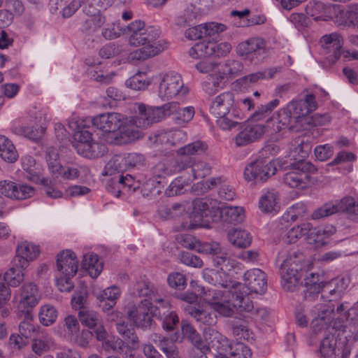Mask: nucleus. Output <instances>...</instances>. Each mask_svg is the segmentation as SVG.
<instances>
[{
    "label": "nucleus",
    "mask_w": 358,
    "mask_h": 358,
    "mask_svg": "<svg viewBox=\"0 0 358 358\" xmlns=\"http://www.w3.org/2000/svg\"><path fill=\"white\" fill-rule=\"evenodd\" d=\"M129 45L141 48L129 52L127 60L129 63L137 64L150 58L155 57L166 48V43L160 39L159 29L146 26L141 20H135L124 29Z\"/></svg>",
    "instance_id": "f257e3e1"
},
{
    "label": "nucleus",
    "mask_w": 358,
    "mask_h": 358,
    "mask_svg": "<svg viewBox=\"0 0 358 358\" xmlns=\"http://www.w3.org/2000/svg\"><path fill=\"white\" fill-rule=\"evenodd\" d=\"M304 260L303 253L298 250L282 251L278 254L282 286L285 290L293 291L298 285L300 280L299 271L301 269Z\"/></svg>",
    "instance_id": "f03ea898"
},
{
    "label": "nucleus",
    "mask_w": 358,
    "mask_h": 358,
    "mask_svg": "<svg viewBox=\"0 0 358 358\" xmlns=\"http://www.w3.org/2000/svg\"><path fill=\"white\" fill-rule=\"evenodd\" d=\"M203 336L215 349L224 350L232 358H251L250 349L243 343H230L229 341L214 329L204 330Z\"/></svg>",
    "instance_id": "7ed1b4c3"
},
{
    "label": "nucleus",
    "mask_w": 358,
    "mask_h": 358,
    "mask_svg": "<svg viewBox=\"0 0 358 358\" xmlns=\"http://www.w3.org/2000/svg\"><path fill=\"white\" fill-rule=\"evenodd\" d=\"M115 0H89L83 7V12L88 16L83 23V31L88 34L98 31L105 24L106 17L101 11L110 7Z\"/></svg>",
    "instance_id": "20e7f679"
},
{
    "label": "nucleus",
    "mask_w": 358,
    "mask_h": 358,
    "mask_svg": "<svg viewBox=\"0 0 358 358\" xmlns=\"http://www.w3.org/2000/svg\"><path fill=\"white\" fill-rule=\"evenodd\" d=\"M317 169L311 162L301 160L292 165L283 176L284 183L292 188L304 189L311 183L310 173H315Z\"/></svg>",
    "instance_id": "39448f33"
},
{
    "label": "nucleus",
    "mask_w": 358,
    "mask_h": 358,
    "mask_svg": "<svg viewBox=\"0 0 358 358\" xmlns=\"http://www.w3.org/2000/svg\"><path fill=\"white\" fill-rule=\"evenodd\" d=\"M188 92V88L184 85L181 76L175 72L163 76L158 87V96L163 100L183 96Z\"/></svg>",
    "instance_id": "423d86ee"
},
{
    "label": "nucleus",
    "mask_w": 358,
    "mask_h": 358,
    "mask_svg": "<svg viewBox=\"0 0 358 358\" xmlns=\"http://www.w3.org/2000/svg\"><path fill=\"white\" fill-rule=\"evenodd\" d=\"M206 295V300L213 311L224 317H229L234 314L236 308L234 306L231 294L219 289H211Z\"/></svg>",
    "instance_id": "0eeeda50"
},
{
    "label": "nucleus",
    "mask_w": 358,
    "mask_h": 358,
    "mask_svg": "<svg viewBox=\"0 0 358 358\" xmlns=\"http://www.w3.org/2000/svg\"><path fill=\"white\" fill-rule=\"evenodd\" d=\"M185 162H182V158L177 160H164L157 163L153 168V176L149 179L143 186V191L150 189L152 192V186L155 183L159 184L157 179L164 178L178 172L184 171Z\"/></svg>",
    "instance_id": "6e6552de"
},
{
    "label": "nucleus",
    "mask_w": 358,
    "mask_h": 358,
    "mask_svg": "<svg viewBox=\"0 0 358 358\" xmlns=\"http://www.w3.org/2000/svg\"><path fill=\"white\" fill-rule=\"evenodd\" d=\"M14 299L18 308L23 313H30L41 299L36 285L33 282L24 283L15 294Z\"/></svg>",
    "instance_id": "1a4fd4ad"
},
{
    "label": "nucleus",
    "mask_w": 358,
    "mask_h": 358,
    "mask_svg": "<svg viewBox=\"0 0 358 358\" xmlns=\"http://www.w3.org/2000/svg\"><path fill=\"white\" fill-rule=\"evenodd\" d=\"M276 170L274 162L257 159L245 166L244 178L247 181L264 182L273 176Z\"/></svg>",
    "instance_id": "9d476101"
},
{
    "label": "nucleus",
    "mask_w": 358,
    "mask_h": 358,
    "mask_svg": "<svg viewBox=\"0 0 358 358\" xmlns=\"http://www.w3.org/2000/svg\"><path fill=\"white\" fill-rule=\"evenodd\" d=\"M203 277L209 284L227 289L222 292L231 294L233 298L237 289L240 290L243 287L241 283L231 280L228 273L220 270L206 268L203 271Z\"/></svg>",
    "instance_id": "9b49d317"
},
{
    "label": "nucleus",
    "mask_w": 358,
    "mask_h": 358,
    "mask_svg": "<svg viewBox=\"0 0 358 358\" xmlns=\"http://www.w3.org/2000/svg\"><path fill=\"white\" fill-rule=\"evenodd\" d=\"M320 44L330 64H334L339 59L343 45V38L339 33L333 32L322 36L320 39Z\"/></svg>",
    "instance_id": "f8f14e48"
},
{
    "label": "nucleus",
    "mask_w": 358,
    "mask_h": 358,
    "mask_svg": "<svg viewBox=\"0 0 358 358\" xmlns=\"http://www.w3.org/2000/svg\"><path fill=\"white\" fill-rule=\"evenodd\" d=\"M155 307L148 299L141 300L138 306H133L127 312L128 317L134 323L141 327H147L151 325L152 315L155 313Z\"/></svg>",
    "instance_id": "ddd939ff"
},
{
    "label": "nucleus",
    "mask_w": 358,
    "mask_h": 358,
    "mask_svg": "<svg viewBox=\"0 0 358 358\" xmlns=\"http://www.w3.org/2000/svg\"><path fill=\"white\" fill-rule=\"evenodd\" d=\"M0 192L13 200H24L31 197L35 193V189L25 183L4 180L0 181Z\"/></svg>",
    "instance_id": "4468645a"
},
{
    "label": "nucleus",
    "mask_w": 358,
    "mask_h": 358,
    "mask_svg": "<svg viewBox=\"0 0 358 358\" xmlns=\"http://www.w3.org/2000/svg\"><path fill=\"white\" fill-rule=\"evenodd\" d=\"M78 318L83 326L94 330L98 341H104L107 338V331L97 312L89 308H83L78 312Z\"/></svg>",
    "instance_id": "2eb2a0df"
},
{
    "label": "nucleus",
    "mask_w": 358,
    "mask_h": 358,
    "mask_svg": "<svg viewBox=\"0 0 358 358\" xmlns=\"http://www.w3.org/2000/svg\"><path fill=\"white\" fill-rule=\"evenodd\" d=\"M137 120L136 115L128 117L124 115V120L120 129V132L115 135L114 141L115 144H126L129 142L142 138V132L141 129L136 123Z\"/></svg>",
    "instance_id": "dca6fc26"
},
{
    "label": "nucleus",
    "mask_w": 358,
    "mask_h": 358,
    "mask_svg": "<svg viewBox=\"0 0 358 358\" xmlns=\"http://www.w3.org/2000/svg\"><path fill=\"white\" fill-rule=\"evenodd\" d=\"M320 352L321 358H345L350 353L344 342L338 341L332 334H327L322 341Z\"/></svg>",
    "instance_id": "f3484780"
},
{
    "label": "nucleus",
    "mask_w": 358,
    "mask_h": 358,
    "mask_svg": "<svg viewBox=\"0 0 358 358\" xmlns=\"http://www.w3.org/2000/svg\"><path fill=\"white\" fill-rule=\"evenodd\" d=\"M124 120V115L108 112L94 116L92 119V125L104 133H115L120 129Z\"/></svg>",
    "instance_id": "a211bd4d"
},
{
    "label": "nucleus",
    "mask_w": 358,
    "mask_h": 358,
    "mask_svg": "<svg viewBox=\"0 0 358 358\" xmlns=\"http://www.w3.org/2000/svg\"><path fill=\"white\" fill-rule=\"evenodd\" d=\"M294 117V122H299L302 117L317 108L315 96L313 94L306 95L303 99H294L286 106Z\"/></svg>",
    "instance_id": "6ab92c4d"
},
{
    "label": "nucleus",
    "mask_w": 358,
    "mask_h": 358,
    "mask_svg": "<svg viewBox=\"0 0 358 358\" xmlns=\"http://www.w3.org/2000/svg\"><path fill=\"white\" fill-rule=\"evenodd\" d=\"M40 254L39 246L29 241H22L16 248V254L13 257L15 266L28 267L29 263L35 260Z\"/></svg>",
    "instance_id": "aec40b11"
},
{
    "label": "nucleus",
    "mask_w": 358,
    "mask_h": 358,
    "mask_svg": "<svg viewBox=\"0 0 358 358\" xmlns=\"http://www.w3.org/2000/svg\"><path fill=\"white\" fill-rule=\"evenodd\" d=\"M236 107L234 94L231 92H224L213 99L210 103V111L215 116H224L231 112L235 113Z\"/></svg>",
    "instance_id": "412c9836"
},
{
    "label": "nucleus",
    "mask_w": 358,
    "mask_h": 358,
    "mask_svg": "<svg viewBox=\"0 0 358 358\" xmlns=\"http://www.w3.org/2000/svg\"><path fill=\"white\" fill-rule=\"evenodd\" d=\"M265 41L260 38H252L241 43L237 47L238 53L251 61L259 60L265 53Z\"/></svg>",
    "instance_id": "4be33fe9"
},
{
    "label": "nucleus",
    "mask_w": 358,
    "mask_h": 358,
    "mask_svg": "<svg viewBox=\"0 0 358 358\" xmlns=\"http://www.w3.org/2000/svg\"><path fill=\"white\" fill-rule=\"evenodd\" d=\"M57 268L59 275L74 276L78 268L76 254L70 250L60 252L57 256Z\"/></svg>",
    "instance_id": "5701e85b"
},
{
    "label": "nucleus",
    "mask_w": 358,
    "mask_h": 358,
    "mask_svg": "<svg viewBox=\"0 0 358 358\" xmlns=\"http://www.w3.org/2000/svg\"><path fill=\"white\" fill-rule=\"evenodd\" d=\"M246 289L256 294H263L267 288L266 275L262 270L253 268L244 274Z\"/></svg>",
    "instance_id": "b1692460"
},
{
    "label": "nucleus",
    "mask_w": 358,
    "mask_h": 358,
    "mask_svg": "<svg viewBox=\"0 0 358 358\" xmlns=\"http://www.w3.org/2000/svg\"><path fill=\"white\" fill-rule=\"evenodd\" d=\"M138 114L136 115V124L144 129L154 123L164 120L159 107H151L143 103L138 104Z\"/></svg>",
    "instance_id": "393cba45"
},
{
    "label": "nucleus",
    "mask_w": 358,
    "mask_h": 358,
    "mask_svg": "<svg viewBox=\"0 0 358 358\" xmlns=\"http://www.w3.org/2000/svg\"><path fill=\"white\" fill-rule=\"evenodd\" d=\"M217 201L209 199H201L194 202L193 214L195 217H199L200 220L206 219L217 222Z\"/></svg>",
    "instance_id": "a878e982"
},
{
    "label": "nucleus",
    "mask_w": 358,
    "mask_h": 358,
    "mask_svg": "<svg viewBox=\"0 0 358 358\" xmlns=\"http://www.w3.org/2000/svg\"><path fill=\"white\" fill-rule=\"evenodd\" d=\"M348 287L343 278H336L328 282H323L321 287V296L331 301L340 299Z\"/></svg>",
    "instance_id": "bb28decb"
},
{
    "label": "nucleus",
    "mask_w": 358,
    "mask_h": 358,
    "mask_svg": "<svg viewBox=\"0 0 358 358\" xmlns=\"http://www.w3.org/2000/svg\"><path fill=\"white\" fill-rule=\"evenodd\" d=\"M334 310L329 306L320 304L316 306L312 310V327L318 331L325 328L332 319Z\"/></svg>",
    "instance_id": "cd10ccee"
},
{
    "label": "nucleus",
    "mask_w": 358,
    "mask_h": 358,
    "mask_svg": "<svg viewBox=\"0 0 358 358\" xmlns=\"http://www.w3.org/2000/svg\"><path fill=\"white\" fill-rule=\"evenodd\" d=\"M182 162H185L184 171L191 172V175L187 178L188 181H193L195 179L203 178L208 176L211 172L210 166L204 162H194L190 157H182Z\"/></svg>",
    "instance_id": "c85d7f7f"
},
{
    "label": "nucleus",
    "mask_w": 358,
    "mask_h": 358,
    "mask_svg": "<svg viewBox=\"0 0 358 358\" xmlns=\"http://www.w3.org/2000/svg\"><path fill=\"white\" fill-rule=\"evenodd\" d=\"M131 293L134 296H143L149 301L162 302L163 299L157 297V289L147 280H140L133 285Z\"/></svg>",
    "instance_id": "c756f323"
},
{
    "label": "nucleus",
    "mask_w": 358,
    "mask_h": 358,
    "mask_svg": "<svg viewBox=\"0 0 358 358\" xmlns=\"http://www.w3.org/2000/svg\"><path fill=\"white\" fill-rule=\"evenodd\" d=\"M185 310L201 324L210 326L215 324L217 322V317L210 307L187 306L185 308Z\"/></svg>",
    "instance_id": "7c9ffc66"
},
{
    "label": "nucleus",
    "mask_w": 358,
    "mask_h": 358,
    "mask_svg": "<svg viewBox=\"0 0 358 358\" xmlns=\"http://www.w3.org/2000/svg\"><path fill=\"white\" fill-rule=\"evenodd\" d=\"M217 221L222 220L228 223L241 222L245 217L243 207L224 206L217 209Z\"/></svg>",
    "instance_id": "2f4dec72"
},
{
    "label": "nucleus",
    "mask_w": 358,
    "mask_h": 358,
    "mask_svg": "<svg viewBox=\"0 0 358 358\" xmlns=\"http://www.w3.org/2000/svg\"><path fill=\"white\" fill-rule=\"evenodd\" d=\"M121 290L119 287L113 285L96 293V297L100 302H104L102 310L106 312L110 310L120 297Z\"/></svg>",
    "instance_id": "473e14b6"
},
{
    "label": "nucleus",
    "mask_w": 358,
    "mask_h": 358,
    "mask_svg": "<svg viewBox=\"0 0 358 358\" xmlns=\"http://www.w3.org/2000/svg\"><path fill=\"white\" fill-rule=\"evenodd\" d=\"M22 166L27 173V178L34 182H44L45 179L41 177L42 169L39 164H37L35 159L29 155L22 157Z\"/></svg>",
    "instance_id": "72a5a7b5"
},
{
    "label": "nucleus",
    "mask_w": 358,
    "mask_h": 358,
    "mask_svg": "<svg viewBox=\"0 0 358 358\" xmlns=\"http://www.w3.org/2000/svg\"><path fill=\"white\" fill-rule=\"evenodd\" d=\"M11 130L14 134L34 141L41 139L45 131L42 127H34L29 123L15 124L12 127Z\"/></svg>",
    "instance_id": "f704fd0d"
},
{
    "label": "nucleus",
    "mask_w": 358,
    "mask_h": 358,
    "mask_svg": "<svg viewBox=\"0 0 358 358\" xmlns=\"http://www.w3.org/2000/svg\"><path fill=\"white\" fill-rule=\"evenodd\" d=\"M322 283L323 281L321 280V277L318 273L308 274L303 280L305 299L312 300L315 295L320 293Z\"/></svg>",
    "instance_id": "c9c22d12"
},
{
    "label": "nucleus",
    "mask_w": 358,
    "mask_h": 358,
    "mask_svg": "<svg viewBox=\"0 0 358 358\" xmlns=\"http://www.w3.org/2000/svg\"><path fill=\"white\" fill-rule=\"evenodd\" d=\"M336 231V228L331 224L318 227L309 234L308 239L317 246L324 245L327 243V239Z\"/></svg>",
    "instance_id": "e433bc0d"
},
{
    "label": "nucleus",
    "mask_w": 358,
    "mask_h": 358,
    "mask_svg": "<svg viewBox=\"0 0 358 358\" xmlns=\"http://www.w3.org/2000/svg\"><path fill=\"white\" fill-rule=\"evenodd\" d=\"M226 75L220 71L210 75L203 83L202 89L208 95H214L224 87Z\"/></svg>",
    "instance_id": "4c0bfd02"
},
{
    "label": "nucleus",
    "mask_w": 358,
    "mask_h": 358,
    "mask_svg": "<svg viewBox=\"0 0 358 358\" xmlns=\"http://www.w3.org/2000/svg\"><path fill=\"white\" fill-rule=\"evenodd\" d=\"M0 157L7 163H14L19 157L15 146L4 135H0Z\"/></svg>",
    "instance_id": "58836bf2"
},
{
    "label": "nucleus",
    "mask_w": 358,
    "mask_h": 358,
    "mask_svg": "<svg viewBox=\"0 0 358 358\" xmlns=\"http://www.w3.org/2000/svg\"><path fill=\"white\" fill-rule=\"evenodd\" d=\"M88 171V168L85 166L73 164L63 166H60L58 171L54 173L56 177H61L64 180H74L78 179L81 173H86Z\"/></svg>",
    "instance_id": "ea45409f"
},
{
    "label": "nucleus",
    "mask_w": 358,
    "mask_h": 358,
    "mask_svg": "<svg viewBox=\"0 0 358 358\" xmlns=\"http://www.w3.org/2000/svg\"><path fill=\"white\" fill-rule=\"evenodd\" d=\"M228 239L235 247L245 248L252 243L251 234L245 229H233L228 232Z\"/></svg>",
    "instance_id": "a19ab883"
},
{
    "label": "nucleus",
    "mask_w": 358,
    "mask_h": 358,
    "mask_svg": "<svg viewBox=\"0 0 358 358\" xmlns=\"http://www.w3.org/2000/svg\"><path fill=\"white\" fill-rule=\"evenodd\" d=\"M77 153L84 157L93 159L101 156L105 147L95 141L85 144H78L75 148Z\"/></svg>",
    "instance_id": "79ce46f5"
},
{
    "label": "nucleus",
    "mask_w": 358,
    "mask_h": 358,
    "mask_svg": "<svg viewBox=\"0 0 358 358\" xmlns=\"http://www.w3.org/2000/svg\"><path fill=\"white\" fill-rule=\"evenodd\" d=\"M82 266L93 278H97L103 268V264L99 260L97 255L90 253L84 255Z\"/></svg>",
    "instance_id": "37998d69"
},
{
    "label": "nucleus",
    "mask_w": 358,
    "mask_h": 358,
    "mask_svg": "<svg viewBox=\"0 0 358 358\" xmlns=\"http://www.w3.org/2000/svg\"><path fill=\"white\" fill-rule=\"evenodd\" d=\"M27 268L14 266L13 260L12 259L10 268L3 275L4 280L10 287H18L24 280V270Z\"/></svg>",
    "instance_id": "c03bdc74"
},
{
    "label": "nucleus",
    "mask_w": 358,
    "mask_h": 358,
    "mask_svg": "<svg viewBox=\"0 0 358 358\" xmlns=\"http://www.w3.org/2000/svg\"><path fill=\"white\" fill-rule=\"evenodd\" d=\"M245 289L243 285V287L240 290L237 289V292L234 293V306L236 310L239 312H252L255 309L254 305Z\"/></svg>",
    "instance_id": "a18cd8bd"
},
{
    "label": "nucleus",
    "mask_w": 358,
    "mask_h": 358,
    "mask_svg": "<svg viewBox=\"0 0 358 358\" xmlns=\"http://www.w3.org/2000/svg\"><path fill=\"white\" fill-rule=\"evenodd\" d=\"M274 120L276 124L275 128L273 129L275 131H280L285 129L292 130L296 127L295 124L297 122H294L293 115L287 107L279 110L275 120Z\"/></svg>",
    "instance_id": "49530a36"
},
{
    "label": "nucleus",
    "mask_w": 358,
    "mask_h": 358,
    "mask_svg": "<svg viewBox=\"0 0 358 358\" xmlns=\"http://www.w3.org/2000/svg\"><path fill=\"white\" fill-rule=\"evenodd\" d=\"M214 41H202L196 43L189 51V55L194 59L211 57L215 55Z\"/></svg>",
    "instance_id": "de8ad7c7"
},
{
    "label": "nucleus",
    "mask_w": 358,
    "mask_h": 358,
    "mask_svg": "<svg viewBox=\"0 0 358 358\" xmlns=\"http://www.w3.org/2000/svg\"><path fill=\"white\" fill-rule=\"evenodd\" d=\"M278 195L275 191H267L262 194L259 201V208L265 213L277 210L278 207Z\"/></svg>",
    "instance_id": "09e8293b"
},
{
    "label": "nucleus",
    "mask_w": 358,
    "mask_h": 358,
    "mask_svg": "<svg viewBox=\"0 0 358 358\" xmlns=\"http://www.w3.org/2000/svg\"><path fill=\"white\" fill-rule=\"evenodd\" d=\"M312 229V224L309 222L302 223L290 229L284 237L286 243H296L299 238L307 235Z\"/></svg>",
    "instance_id": "8fccbe9b"
},
{
    "label": "nucleus",
    "mask_w": 358,
    "mask_h": 358,
    "mask_svg": "<svg viewBox=\"0 0 358 358\" xmlns=\"http://www.w3.org/2000/svg\"><path fill=\"white\" fill-rule=\"evenodd\" d=\"M182 332L183 336L192 342L194 348L207 349L206 340H201L199 334L192 325L187 322H182Z\"/></svg>",
    "instance_id": "3c124183"
},
{
    "label": "nucleus",
    "mask_w": 358,
    "mask_h": 358,
    "mask_svg": "<svg viewBox=\"0 0 358 358\" xmlns=\"http://www.w3.org/2000/svg\"><path fill=\"white\" fill-rule=\"evenodd\" d=\"M152 341L166 355L173 356L176 355V347L175 343L169 338H165L161 334H154L151 336Z\"/></svg>",
    "instance_id": "603ef678"
},
{
    "label": "nucleus",
    "mask_w": 358,
    "mask_h": 358,
    "mask_svg": "<svg viewBox=\"0 0 358 358\" xmlns=\"http://www.w3.org/2000/svg\"><path fill=\"white\" fill-rule=\"evenodd\" d=\"M279 103L280 101L275 99L265 105H262L261 106L258 107L257 110L250 117L252 121H261L266 119L267 123L269 124V120L271 118L268 117L272 113L273 110L275 108L279 105Z\"/></svg>",
    "instance_id": "864d4df0"
},
{
    "label": "nucleus",
    "mask_w": 358,
    "mask_h": 358,
    "mask_svg": "<svg viewBox=\"0 0 358 358\" xmlns=\"http://www.w3.org/2000/svg\"><path fill=\"white\" fill-rule=\"evenodd\" d=\"M116 328L117 332L131 344L132 348L135 349L138 347L139 341L138 336L134 333V330L131 325L126 324L124 322H117Z\"/></svg>",
    "instance_id": "5fc2aeb1"
},
{
    "label": "nucleus",
    "mask_w": 358,
    "mask_h": 358,
    "mask_svg": "<svg viewBox=\"0 0 358 358\" xmlns=\"http://www.w3.org/2000/svg\"><path fill=\"white\" fill-rule=\"evenodd\" d=\"M150 84L145 72H138L126 81L128 87L134 90H143Z\"/></svg>",
    "instance_id": "6e6d98bb"
},
{
    "label": "nucleus",
    "mask_w": 358,
    "mask_h": 358,
    "mask_svg": "<svg viewBox=\"0 0 358 358\" xmlns=\"http://www.w3.org/2000/svg\"><path fill=\"white\" fill-rule=\"evenodd\" d=\"M40 322L44 326H50L53 324L57 318V310L50 304H45L41 307L38 313Z\"/></svg>",
    "instance_id": "4d7b16f0"
},
{
    "label": "nucleus",
    "mask_w": 358,
    "mask_h": 358,
    "mask_svg": "<svg viewBox=\"0 0 358 358\" xmlns=\"http://www.w3.org/2000/svg\"><path fill=\"white\" fill-rule=\"evenodd\" d=\"M337 213L346 212L349 214L358 215V202L352 196H345L334 201Z\"/></svg>",
    "instance_id": "13d9d810"
},
{
    "label": "nucleus",
    "mask_w": 358,
    "mask_h": 358,
    "mask_svg": "<svg viewBox=\"0 0 358 358\" xmlns=\"http://www.w3.org/2000/svg\"><path fill=\"white\" fill-rule=\"evenodd\" d=\"M328 7L321 1H310L306 6V13L315 20H324Z\"/></svg>",
    "instance_id": "bf43d9fd"
},
{
    "label": "nucleus",
    "mask_w": 358,
    "mask_h": 358,
    "mask_svg": "<svg viewBox=\"0 0 358 358\" xmlns=\"http://www.w3.org/2000/svg\"><path fill=\"white\" fill-rule=\"evenodd\" d=\"M196 13L194 8L190 5L187 6L176 17V24L180 27H186L190 25L196 20Z\"/></svg>",
    "instance_id": "052dcab7"
},
{
    "label": "nucleus",
    "mask_w": 358,
    "mask_h": 358,
    "mask_svg": "<svg viewBox=\"0 0 358 358\" xmlns=\"http://www.w3.org/2000/svg\"><path fill=\"white\" fill-rule=\"evenodd\" d=\"M233 334L238 339L248 340L250 338V331L247 322L243 320L231 322Z\"/></svg>",
    "instance_id": "680f3d73"
},
{
    "label": "nucleus",
    "mask_w": 358,
    "mask_h": 358,
    "mask_svg": "<svg viewBox=\"0 0 358 358\" xmlns=\"http://www.w3.org/2000/svg\"><path fill=\"white\" fill-rule=\"evenodd\" d=\"M208 148L206 143L201 141H195L180 148L178 153L181 155H200L204 152Z\"/></svg>",
    "instance_id": "e2e57ef3"
},
{
    "label": "nucleus",
    "mask_w": 358,
    "mask_h": 358,
    "mask_svg": "<svg viewBox=\"0 0 358 358\" xmlns=\"http://www.w3.org/2000/svg\"><path fill=\"white\" fill-rule=\"evenodd\" d=\"M45 159L50 172L52 174L57 172L58 169H59L62 165L59 162L57 149L55 147H49L46 151Z\"/></svg>",
    "instance_id": "0e129e2a"
},
{
    "label": "nucleus",
    "mask_w": 358,
    "mask_h": 358,
    "mask_svg": "<svg viewBox=\"0 0 358 358\" xmlns=\"http://www.w3.org/2000/svg\"><path fill=\"white\" fill-rule=\"evenodd\" d=\"M337 213L336 204L334 201L326 203L321 207L315 209L312 213L313 220H320Z\"/></svg>",
    "instance_id": "69168bd1"
},
{
    "label": "nucleus",
    "mask_w": 358,
    "mask_h": 358,
    "mask_svg": "<svg viewBox=\"0 0 358 358\" xmlns=\"http://www.w3.org/2000/svg\"><path fill=\"white\" fill-rule=\"evenodd\" d=\"M185 212V206L182 204L174 203L170 206H165L159 209V214L165 218H176Z\"/></svg>",
    "instance_id": "338daca9"
},
{
    "label": "nucleus",
    "mask_w": 358,
    "mask_h": 358,
    "mask_svg": "<svg viewBox=\"0 0 358 358\" xmlns=\"http://www.w3.org/2000/svg\"><path fill=\"white\" fill-rule=\"evenodd\" d=\"M162 320V328L167 331L174 330L175 327L179 323V317L176 313L170 310L163 313Z\"/></svg>",
    "instance_id": "774afa93"
}]
</instances>
